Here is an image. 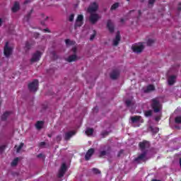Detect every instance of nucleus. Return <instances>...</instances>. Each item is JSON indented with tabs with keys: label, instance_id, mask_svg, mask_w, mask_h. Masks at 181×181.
I'll list each match as a JSON object with an SVG mask.
<instances>
[{
	"label": "nucleus",
	"instance_id": "nucleus-1",
	"mask_svg": "<svg viewBox=\"0 0 181 181\" xmlns=\"http://www.w3.org/2000/svg\"><path fill=\"white\" fill-rule=\"evenodd\" d=\"M151 108L153 110V112L156 114L160 112L162 110V106L160 105L159 100L156 99H152Z\"/></svg>",
	"mask_w": 181,
	"mask_h": 181
},
{
	"label": "nucleus",
	"instance_id": "nucleus-2",
	"mask_svg": "<svg viewBox=\"0 0 181 181\" xmlns=\"http://www.w3.org/2000/svg\"><path fill=\"white\" fill-rule=\"evenodd\" d=\"M37 88H39V81L37 79H34L33 81L28 84V90L30 91L36 93Z\"/></svg>",
	"mask_w": 181,
	"mask_h": 181
},
{
	"label": "nucleus",
	"instance_id": "nucleus-3",
	"mask_svg": "<svg viewBox=\"0 0 181 181\" xmlns=\"http://www.w3.org/2000/svg\"><path fill=\"white\" fill-rule=\"evenodd\" d=\"M83 21H84V16H83V14H78L75 21V25H74L75 29L77 28H81V26H83V25L84 24Z\"/></svg>",
	"mask_w": 181,
	"mask_h": 181
},
{
	"label": "nucleus",
	"instance_id": "nucleus-4",
	"mask_svg": "<svg viewBox=\"0 0 181 181\" xmlns=\"http://www.w3.org/2000/svg\"><path fill=\"white\" fill-rule=\"evenodd\" d=\"M90 16L89 17V21L92 25H95L100 19H101V16L95 13H90Z\"/></svg>",
	"mask_w": 181,
	"mask_h": 181
},
{
	"label": "nucleus",
	"instance_id": "nucleus-5",
	"mask_svg": "<svg viewBox=\"0 0 181 181\" xmlns=\"http://www.w3.org/2000/svg\"><path fill=\"white\" fill-rule=\"evenodd\" d=\"M12 52H13V49L9 47V42H6L4 48L5 57H10L11 54H12Z\"/></svg>",
	"mask_w": 181,
	"mask_h": 181
},
{
	"label": "nucleus",
	"instance_id": "nucleus-6",
	"mask_svg": "<svg viewBox=\"0 0 181 181\" xmlns=\"http://www.w3.org/2000/svg\"><path fill=\"white\" fill-rule=\"evenodd\" d=\"M97 11H98V4L95 1L90 4L88 8V12L89 13H94V12H97Z\"/></svg>",
	"mask_w": 181,
	"mask_h": 181
},
{
	"label": "nucleus",
	"instance_id": "nucleus-7",
	"mask_svg": "<svg viewBox=\"0 0 181 181\" xmlns=\"http://www.w3.org/2000/svg\"><path fill=\"white\" fill-rule=\"evenodd\" d=\"M151 146V143L148 141L144 140L139 143V147L141 151H144V149H148Z\"/></svg>",
	"mask_w": 181,
	"mask_h": 181
},
{
	"label": "nucleus",
	"instance_id": "nucleus-8",
	"mask_svg": "<svg viewBox=\"0 0 181 181\" xmlns=\"http://www.w3.org/2000/svg\"><path fill=\"white\" fill-rule=\"evenodd\" d=\"M42 57V52L40 51H37L33 54V57L30 59L31 63H35L39 62Z\"/></svg>",
	"mask_w": 181,
	"mask_h": 181
},
{
	"label": "nucleus",
	"instance_id": "nucleus-9",
	"mask_svg": "<svg viewBox=\"0 0 181 181\" xmlns=\"http://www.w3.org/2000/svg\"><path fill=\"white\" fill-rule=\"evenodd\" d=\"M144 49V45H134L132 47V50H133L134 53H141Z\"/></svg>",
	"mask_w": 181,
	"mask_h": 181
},
{
	"label": "nucleus",
	"instance_id": "nucleus-10",
	"mask_svg": "<svg viewBox=\"0 0 181 181\" xmlns=\"http://www.w3.org/2000/svg\"><path fill=\"white\" fill-rule=\"evenodd\" d=\"M107 28L110 33H114V30H115V28L114 27V23H112V21L107 20Z\"/></svg>",
	"mask_w": 181,
	"mask_h": 181
},
{
	"label": "nucleus",
	"instance_id": "nucleus-11",
	"mask_svg": "<svg viewBox=\"0 0 181 181\" xmlns=\"http://www.w3.org/2000/svg\"><path fill=\"white\" fill-rule=\"evenodd\" d=\"M93 155H94V148H90L89 150H88L86 154L85 155V160H90Z\"/></svg>",
	"mask_w": 181,
	"mask_h": 181
},
{
	"label": "nucleus",
	"instance_id": "nucleus-12",
	"mask_svg": "<svg viewBox=\"0 0 181 181\" xmlns=\"http://www.w3.org/2000/svg\"><path fill=\"white\" fill-rule=\"evenodd\" d=\"M121 42V35H119V31H117L115 38L113 40V46H117L119 45Z\"/></svg>",
	"mask_w": 181,
	"mask_h": 181
},
{
	"label": "nucleus",
	"instance_id": "nucleus-13",
	"mask_svg": "<svg viewBox=\"0 0 181 181\" xmlns=\"http://www.w3.org/2000/svg\"><path fill=\"white\" fill-rule=\"evenodd\" d=\"M118 77H119V71L118 70H114L110 74V78H112V80H117Z\"/></svg>",
	"mask_w": 181,
	"mask_h": 181
},
{
	"label": "nucleus",
	"instance_id": "nucleus-14",
	"mask_svg": "<svg viewBox=\"0 0 181 181\" xmlns=\"http://www.w3.org/2000/svg\"><path fill=\"white\" fill-rule=\"evenodd\" d=\"M74 135H76V132L74 131H71L65 133V135H64L65 141H69L70 138H71V136H73Z\"/></svg>",
	"mask_w": 181,
	"mask_h": 181
},
{
	"label": "nucleus",
	"instance_id": "nucleus-15",
	"mask_svg": "<svg viewBox=\"0 0 181 181\" xmlns=\"http://www.w3.org/2000/svg\"><path fill=\"white\" fill-rule=\"evenodd\" d=\"M146 151L143 152L141 154H140L137 158L134 159L136 162H139V160H144L145 158H146Z\"/></svg>",
	"mask_w": 181,
	"mask_h": 181
},
{
	"label": "nucleus",
	"instance_id": "nucleus-16",
	"mask_svg": "<svg viewBox=\"0 0 181 181\" xmlns=\"http://www.w3.org/2000/svg\"><path fill=\"white\" fill-rule=\"evenodd\" d=\"M76 60H77V55L76 54H74L69 56L66 59V62H68L69 63H71L73 62H76Z\"/></svg>",
	"mask_w": 181,
	"mask_h": 181
},
{
	"label": "nucleus",
	"instance_id": "nucleus-17",
	"mask_svg": "<svg viewBox=\"0 0 181 181\" xmlns=\"http://www.w3.org/2000/svg\"><path fill=\"white\" fill-rule=\"evenodd\" d=\"M176 80V76L173 75L169 77L168 78V84L169 86H173L174 83H175Z\"/></svg>",
	"mask_w": 181,
	"mask_h": 181
},
{
	"label": "nucleus",
	"instance_id": "nucleus-18",
	"mask_svg": "<svg viewBox=\"0 0 181 181\" xmlns=\"http://www.w3.org/2000/svg\"><path fill=\"white\" fill-rule=\"evenodd\" d=\"M151 91H155V86L151 84L148 85L146 90H144V93H151Z\"/></svg>",
	"mask_w": 181,
	"mask_h": 181
},
{
	"label": "nucleus",
	"instance_id": "nucleus-19",
	"mask_svg": "<svg viewBox=\"0 0 181 181\" xmlns=\"http://www.w3.org/2000/svg\"><path fill=\"white\" fill-rule=\"evenodd\" d=\"M43 125H45V122L37 121L35 124V128H37V129H42L43 128Z\"/></svg>",
	"mask_w": 181,
	"mask_h": 181
},
{
	"label": "nucleus",
	"instance_id": "nucleus-20",
	"mask_svg": "<svg viewBox=\"0 0 181 181\" xmlns=\"http://www.w3.org/2000/svg\"><path fill=\"white\" fill-rule=\"evenodd\" d=\"M19 2H18V1H16L15 3H14V5H13V6L12 7V8H11V11H12V12H18V11H19Z\"/></svg>",
	"mask_w": 181,
	"mask_h": 181
},
{
	"label": "nucleus",
	"instance_id": "nucleus-21",
	"mask_svg": "<svg viewBox=\"0 0 181 181\" xmlns=\"http://www.w3.org/2000/svg\"><path fill=\"white\" fill-rule=\"evenodd\" d=\"M11 112H6L1 115V121H6L8 119V117L11 115Z\"/></svg>",
	"mask_w": 181,
	"mask_h": 181
},
{
	"label": "nucleus",
	"instance_id": "nucleus-22",
	"mask_svg": "<svg viewBox=\"0 0 181 181\" xmlns=\"http://www.w3.org/2000/svg\"><path fill=\"white\" fill-rule=\"evenodd\" d=\"M141 118V116H134L131 117V120L133 124H135V122H138V121H140Z\"/></svg>",
	"mask_w": 181,
	"mask_h": 181
},
{
	"label": "nucleus",
	"instance_id": "nucleus-23",
	"mask_svg": "<svg viewBox=\"0 0 181 181\" xmlns=\"http://www.w3.org/2000/svg\"><path fill=\"white\" fill-rule=\"evenodd\" d=\"M33 13V9H31L30 12L27 14V16L24 18V21L25 22H29V20L30 19V16L32 13Z\"/></svg>",
	"mask_w": 181,
	"mask_h": 181
},
{
	"label": "nucleus",
	"instance_id": "nucleus-24",
	"mask_svg": "<svg viewBox=\"0 0 181 181\" xmlns=\"http://www.w3.org/2000/svg\"><path fill=\"white\" fill-rule=\"evenodd\" d=\"M24 145H25V144L21 143L18 146H15V149H16L17 153H19V152H21V149H22L23 148Z\"/></svg>",
	"mask_w": 181,
	"mask_h": 181
},
{
	"label": "nucleus",
	"instance_id": "nucleus-25",
	"mask_svg": "<svg viewBox=\"0 0 181 181\" xmlns=\"http://www.w3.org/2000/svg\"><path fill=\"white\" fill-rule=\"evenodd\" d=\"M34 45H35V42H25V49H27V50H29V49H30V47H32V46H34Z\"/></svg>",
	"mask_w": 181,
	"mask_h": 181
},
{
	"label": "nucleus",
	"instance_id": "nucleus-26",
	"mask_svg": "<svg viewBox=\"0 0 181 181\" xmlns=\"http://www.w3.org/2000/svg\"><path fill=\"white\" fill-rule=\"evenodd\" d=\"M119 7V3L116 2L110 8L111 11H115V9H117V8Z\"/></svg>",
	"mask_w": 181,
	"mask_h": 181
},
{
	"label": "nucleus",
	"instance_id": "nucleus-27",
	"mask_svg": "<svg viewBox=\"0 0 181 181\" xmlns=\"http://www.w3.org/2000/svg\"><path fill=\"white\" fill-rule=\"evenodd\" d=\"M59 170L64 172L65 173L66 172H67V165H66V163H62Z\"/></svg>",
	"mask_w": 181,
	"mask_h": 181
},
{
	"label": "nucleus",
	"instance_id": "nucleus-28",
	"mask_svg": "<svg viewBox=\"0 0 181 181\" xmlns=\"http://www.w3.org/2000/svg\"><path fill=\"white\" fill-rule=\"evenodd\" d=\"M93 133H94L93 129H87L86 131L85 132V134H86V135H93Z\"/></svg>",
	"mask_w": 181,
	"mask_h": 181
},
{
	"label": "nucleus",
	"instance_id": "nucleus-29",
	"mask_svg": "<svg viewBox=\"0 0 181 181\" xmlns=\"http://www.w3.org/2000/svg\"><path fill=\"white\" fill-rule=\"evenodd\" d=\"M18 162H19V158H14V160L11 163V166H16L18 165Z\"/></svg>",
	"mask_w": 181,
	"mask_h": 181
},
{
	"label": "nucleus",
	"instance_id": "nucleus-30",
	"mask_svg": "<svg viewBox=\"0 0 181 181\" xmlns=\"http://www.w3.org/2000/svg\"><path fill=\"white\" fill-rule=\"evenodd\" d=\"M100 135L102 136L103 138H105V136H108L110 135V132H107V131L102 132Z\"/></svg>",
	"mask_w": 181,
	"mask_h": 181
},
{
	"label": "nucleus",
	"instance_id": "nucleus-31",
	"mask_svg": "<svg viewBox=\"0 0 181 181\" xmlns=\"http://www.w3.org/2000/svg\"><path fill=\"white\" fill-rule=\"evenodd\" d=\"M51 54L54 59V60H57V59H59V57L57 56V54H56V52L55 51H52L51 52Z\"/></svg>",
	"mask_w": 181,
	"mask_h": 181
},
{
	"label": "nucleus",
	"instance_id": "nucleus-32",
	"mask_svg": "<svg viewBox=\"0 0 181 181\" xmlns=\"http://www.w3.org/2000/svg\"><path fill=\"white\" fill-rule=\"evenodd\" d=\"M145 117H152V110H147L144 112Z\"/></svg>",
	"mask_w": 181,
	"mask_h": 181
},
{
	"label": "nucleus",
	"instance_id": "nucleus-33",
	"mask_svg": "<svg viewBox=\"0 0 181 181\" xmlns=\"http://www.w3.org/2000/svg\"><path fill=\"white\" fill-rule=\"evenodd\" d=\"M155 43V40L152 39H149L147 41V46H152Z\"/></svg>",
	"mask_w": 181,
	"mask_h": 181
},
{
	"label": "nucleus",
	"instance_id": "nucleus-34",
	"mask_svg": "<svg viewBox=\"0 0 181 181\" xmlns=\"http://www.w3.org/2000/svg\"><path fill=\"white\" fill-rule=\"evenodd\" d=\"M105 155H107V151H102L100 152L99 158H104V156H105Z\"/></svg>",
	"mask_w": 181,
	"mask_h": 181
},
{
	"label": "nucleus",
	"instance_id": "nucleus-35",
	"mask_svg": "<svg viewBox=\"0 0 181 181\" xmlns=\"http://www.w3.org/2000/svg\"><path fill=\"white\" fill-rule=\"evenodd\" d=\"M96 35H97V31H95V30H93V34L90 35V40H94V38L95 37Z\"/></svg>",
	"mask_w": 181,
	"mask_h": 181
},
{
	"label": "nucleus",
	"instance_id": "nucleus-36",
	"mask_svg": "<svg viewBox=\"0 0 181 181\" xmlns=\"http://www.w3.org/2000/svg\"><path fill=\"white\" fill-rule=\"evenodd\" d=\"M92 170L95 175H100L101 173V171H100V170L98 168H93Z\"/></svg>",
	"mask_w": 181,
	"mask_h": 181
},
{
	"label": "nucleus",
	"instance_id": "nucleus-37",
	"mask_svg": "<svg viewBox=\"0 0 181 181\" xmlns=\"http://www.w3.org/2000/svg\"><path fill=\"white\" fill-rule=\"evenodd\" d=\"M151 132L153 134H158V132H159V128H158V127L152 128L151 127Z\"/></svg>",
	"mask_w": 181,
	"mask_h": 181
},
{
	"label": "nucleus",
	"instance_id": "nucleus-38",
	"mask_svg": "<svg viewBox=\"0 0 181 181\" xmlns=\"http://www.w3.org/2000/svg\"><path fill=\"white\" fill-rule=\"evenodd\" d=\"M65 173H66L65 172L62 171V170H59V173H58V177H59V178L63 177V176H64Z\"/></svg>",
	"mask_w": 181,
	"mask_h": 181
},
{
	"label": "nucleus",
	"instance_id": "nucleus-39",
	"mask_svg": "<svg viewBox=\"0 0 181 181\" xmlns=\"http://www.w3.org/2000/svg\"><path fill=\"white\" fill-rule=\"evenodd\" d=\"M175 121L176 124H181V116L175 117Z\"/></svg>",
	"mask_w": 181,
	"mask_h": 181
},
{
	"label": "nucleus",
	"instance_id": "nucleus-40",
	"mask_svg": "<svg viewBox=\"0 0 181 181\" xmlns=\"http://www.w3.org/2000/svg\"><path fill=\"white\" fill-rule=\"evenodd\" d=\"M125 104H126L127 107H131V104H132V101L127 100H126Z\"/></svg>",
	"mask_w": 181,
	"mask_h": 181
},
{
	"label": "nucleus",
	"instance_id": "nucleus-41",
	"mask_svg": "<svg viewBox=\"0 0 181 181\" xmlns=\"http://www.w3.org/2000/svg\"><path fill=\"white\" fill-rule=\"evenodd\" d=\"M69 22H73V21H74V14H71L69 16Z\"/></svg>",
	"mask_w": 181,
	"mask_h": 181
},
{
	"label": "nucleus",
	"instance_id": "nucleus-42",
	"mask_svg": "<svg viewBox=\"0 0 181 181\" xmlns=\"http://www.w3.org/2000/svg\"><path fill=\"white\" fill-rule=\"evenodd\" d=\"M65 42H66V45H73V42H71V40H70L69 39H67L65 40Z\"/></svg>",
	"mask_w": 181,
	"mask_h": 181
},
{
	"label": "nucleus",
	"instance_id": "nucleus-43",
	"mask_svg": "<svg viewBox=\"0 0 181 181\" xmlns=\"http://www.w3.org/2000/svg\"><path fill=\"white\" fill-rule=\"evenodd\" d=\"M62 135L60 134V135H58V136H57V137H56V140L57 141V142H60L61 141H62Z\"/></svg>",
	"mask_w": 181,
	"mask_h": 181
},
{
	"label": "nucleus",
	"instance_id": "nucleus-44",
	"mask_svg": "<svg viewBox=\"0 0 181 181\" xmlns=\"http://www.w3.org/2000/svg\"><path fill=\"white\" fill-rule=\"evenodd\" d=\"M5 148H6V146H0V152H4V151H5Z\"/></svg>",
	"mask_w": 181,
	"mask_h": 181
},
{
	"label": "nucleus",
	"instance_id": "nucleus-45",
	"mask_svg": "<svg viewBox=\"0 0 181 181\" xmlns=\"http://www.w3.org/2000/svg\"><path fill=\"white\" fill-rule=\"evenodd\" d=\"M124 153V150H120L117 154V158H119V156H121V155H122Z\"/></svg>",
	"mask_w": 181,
	"mask_h": 181
},
{
	"label": "nucleus",
	"instance_id": "nucleus-46",
	"mask_svg": "<svg viewBox=\"0 0 181 181\" xmlns=\"http://www.w3.org/2000/svg\"><path fill=\"white\" fill-rule=\"evenodd\" d=\"M156 0H149L148 1V5H153L155 4Z\"/></svg>",
	"mask_w": 181,
	"mask_h": 181
},
{
	"label": "nucleus",
	"instance_id": "nucleus-47",
	"mask_svg": "<svg viewBox=\"0 0 181 181\" xmlns=\"http://www.w3.org/2000/svg\"><path fill=\"white\" fill-rule=\"evenodd\" d=\"M72 52L74 53V54H76V53H77V48L76 47H73Z\"/></svg>",
	"mask_w": 181,
	"mask_h": 181
},
{
	"label": "nucleus",
	"instance_id": "nucleus-48",
	"mask_svg": "<svg viewBox=\"0 0 181 181\" xmlns=\"http://www.w3.org/2000/svg\"><path fill=\"white\" fill-rule=\"evenodd\" d=\"M45 145H46V142L45 141H42L40 143V146H45Z\"/></svg>",
	"mask_w": 181,
	"mask_h": 181
},
{
	"label": "nucleus",
	"instance_id": "nucleus-49",
	"mask_svg": "<svg viewBox=\"0 0 181 181\" xmlns=\"http://www.w3.org/2000/svg\"><path fill=\"white\" fill-rule=\"evenodd\" d=\"M155 121L158 122V121H160V117L158 116L155 117Z\"/></svg>",
	"mask_w": 181,
	"mask_h": 181
},
{
	"label": "nucleus",
	"instance_id": "nucleus-50",
	"mask_svg": "<svg viewBox=\"0 0 181 181\" xmlns=\"http://www.w3.org/2000/svg\"><path fill=\"white\" fill-rule=\"evenodd\" d=\"M34 37H35V39H37L39 37V33H34Z\"/></svg>",
	"mask_w": 181,
	"mask_h": 181
},
{
	"label": "nucleus",
	"instance_id": "nucleus-51",
	"mask_svg": "<svg viewBox=\"0 0 181 181\" xmlns=\"http://www.w3.org/2000/svg\"><path fill=\"white\" fill-rule=\"evenodd\" d=\"M43 32H47L48 33H50V30H49V28H45L43 30Z\"/></svg>",
	"mask_w": 181,
	"mask_h": 181
},
{
	"label": "nucleus",
	"instance_id": "nucleus-52",
	"mask_svg": "<svg viewBox=\"0 0 181 181\" xmlns=\"http://www.w3.org/2000/svg\"><path fill=\"white\" fill-rule=\"evenodd\" d=\"M37 158H43V154L40 153L37 156Z\"/></svg>",
	"mask_w": 181,
	"mask_h": 181
},
{
	"label": "nucleus",
	"instance_id": "nucleus-53",
	"mask_svg": "<svg viewBox=\"0 0 181 181\" xmlns=\"http://www.w3.org/2000/svg\"><path fill=\"white\" fill-rule=\"evenodd\" d=\"M177 11H181V4H179V6L177 7Z\"/></svg>",
	"mask_w": 181,
	"mask_h": 181
},
{
	"label": "nucleus",
	"instance_id": "nucleus-54",
	"mask_svg": "<svg viewBox=\"0 0 181 181\" xmlns=\"http://www.w3.org/2000/svg\"><path fill=\"white\" fill-rule=\"evenodd\" d=\"M120 22H121V23H124L125 22V19L120 18Z\"/></svg>",
	"mask_w": 181,
	"mask_h": 181
},
{
	"label": "nucleus",
	"instance_id": "nucleus-55",
	"mask_svg": "<svg viewBox=\"0 0 181 181\" xmlns=\"http://www.w3.org/2000/svg\"><path fill=\"white\" fill-rule=\"evenodd\" d=\"M2 18H0V26H2Z\"/></svg>",
	"mask_w": 181,
	"mask_h": 181
},
{
	"label": "nucleus",
	"instance_id": "nucleus-56",
	"mask_svg": "<svg viewBox=\"0 0 181 181\" xmlns=\"http://www.w3.org/2000/svg\"><path fill=\"white\" fill-rule=\"evenodd\" d=\"M142 14V11L141 10H139V15L141 16Z\"/></svg>",
	"mask_w": 181,
	"mask_h": 181
},
{
	"label": "nucleus",
	"instance_id": "nucleus-57",
	"mask_svg": "<svg viewBox=\"0 0 181 181\" xmlns=\"http://www.w3.org/2000/svg\"><path fill=\"white\" fill-rule=\"evenodd\" d=\"M151 181H161V180H156V179H153V180H152Z\"/></svg>",
	"mask_w": 181,
	"mask_h": 181
},
{
	"label": "nucleus",
	"instance_id": "nucleus-58",
	"mask_svg": "<svg viewBox=\"0 0 181 181\" xmlns=\"http://www.w3.org/2000/svg\"><path fill=\"white\" fill-rule=\"evenodd\" d=\"M47 19H49V17L46 16L45 18V21H47Z\"/></svg>",
	"mask_w": 181,
	"mask_h": 181
},
{
	"label": "nucleus",
	"instance_id": "nucleus-59",
	"mask_svg": "<svg viewBox=\"0 0 181 181\" xmlns=\"http://www.w3.org/2000/svg\"><path fill=\"white\" fill-rule=\"evenodd\" d=\"M47 136H48L49 138H52V134H48Z\"/></svg>",
	"mask_w": 181,
	"mask_h": 181
},
{
	"label": "nucleus",
	"instance_id": "nucleus-60",
	"mask_svg": "<svg viewBox=\"0 0 181 181\" xmlns=\"http://www.w3.org/2000/svg\"><path fill=\"white\" fill-rule=\"evenodd\" d=\"M131 12H134V11H129V13H131Z\"/></svg>",
	"mask_w": 181,
	"mask_h": 181
},
{
	"label": "nucleus",
	"instance_id": "nucleus-61",
	"mask_svg": "<svg viewBox=\"0 0 181 181\" xmlns=\"http://www.w3.org/2000/svg\"><path fill=\"white\" fill-rule=\"evenodd\" d=\"M42 25H45V23L43 22H41Z\"/></svg>",
	"mask_w": 181,
	"mask_h": 181
},
{
	"label": "nucleus",
	"instance_id": "nucleus-62",
	"mask_svg": "<svg viewBox=\"0 0 181 181\" xmlns=\"http://www.w3.org/2000/svg\"><path fill=\"white\" fill-rule=\"evenodd\" d=\"M25 4H28V1H25Z\"/></svg>",
	"mask_w": 181,
	"mask_h": 181
},
{
	"label": "nucleus",
	"instance_id": "nucleus-63",
	"mask_svg": "<svg viewBox=\"0 0 181 181\" xmlns=\"http://www.w3.org/2000/svg\"><path fill=\"white\" fill-rule=\"evenodd\" d=\"M97 107H95L94 110H95Z\"/></svg>",
	"mask_w": 181,
	"mask_h": 181
},
{
	"label": "nucleus",
	"instance_id": "nucleus-64",
	"mask_svg": "<svg viewBox=\"0 0 181 181\" xmlns=\"http://www.w3.org/2000/svg\"><path fill=\"white\" fill-rule=\"evenodd\" d=\"M127 1H129V0H127Z\"/></svg>",
	"mask_w": 181,
	"mask_h": 181
}]
</instances>
